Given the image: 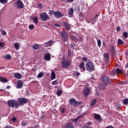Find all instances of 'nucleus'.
<instances>
[{"label": "nucleus", "instance_id": "nucleus-1", "mask_svg": "<svg viewBox=\"0 0 128 128\" xmlns=\"http://www.w3.org/2000/svg\"><path fill=\"white\" fill-rule=\"evenodd\" d=\"M86 70L88 72H94V70H96V68L94 67V62L92 61L88 62L86 64Z\"/></svg>", "mask_w": 128, "mask_h": 128}, {"label": "nucleus", "instance_id": "nucleus-2", "mask_svg": "<svg viewBox=\"0 0 128 128\" xmlns=\"http://www.w3.org/2000/svg\"><path fill=\"white\" fill-rule=\"evenodd\" d=\"M8 104L9 108H15L20 106V103L16 100H10L8 101Z\"/></svg>", "mask_w": 128, "mask_h": 128}, {"label": "nucleus", "instance_id": "nucleus-3", "mask_svg": "<svg viewBox=\"0 0 128 128\" xmlns=\"http://www.w3.org/2000/svg\"><path fill=\"white\" fill-rule=\"evenodd\" d=\"M69 104L72 106H80L82 104V102H77L75 98H72L69 102Z\"/></svg>", "mask_w": 128, "mask_h": 128}, {"label": "nucleus", "instance_id": "nucleus-4", "mask_svg": "<svg viewBox=\"0 0 128 128\" xmlns=\"http://www.w3.org/2000/svg\"><path fill=\"white\" fill-rule=\"evenodd\" d=\"M40 18L42 22H46V20H50V17H48V15L46 14V12H42L40 14Z\"/></svg>", "mask_w": 128, "mask_h": 128}, {"label": "nucleus", "instance_id": "nucleus-5", "mask_svg": "<svg viewBox=\"0 0 128 128\" xmlns=\"http://www.w3.org/2000/svg\"><path fill=\"white\" fill-rule=\"evenodd\" d=\"M70 62L71 61L68 60H65L62 61V68H69V66H70Z\"/></svg>", "mask_w": 128, "mask_h": 128}, {"label": "nucleus", "instance_id": "nucleus-6", "mask_svg": "<svg viewBox=\"0 0 128 128\" xmlns=\"http://www.w3.org/2000/svg\"><path fill=\"white\" fill-rule=\"evenodd\" d=\"M61 36L62 38V40H63L64 42H66L68 40V32L66 30H64L62 32Z\"/></svg>", "mask_w": 128, "mask_h": 128}, {"label": "nucleus", "instance_id": "nucleus-7", "mask_svg": "<svg viewBox=\"0 0 128 128\" xmlns=\"http://www.w3.org/2000/svg\"><path fill=\"white\" fill-rule=\"evenodd\" d=\"M18 100L19 102V104H20V106H24V104H28V99L24 98H18Z\"/></svg>", "mask_w": 128, "mask_h": 128}, {"label": "nucleus", "instance_id": "nucleus-8", "mask_svg": "<svg viewBox=\"0 0 128 128\" xmlns=\"http://www.w3.org/2000/svg\"><path fill=\"white\" fill-rule=\"evenodd\" d=\"M54 16L56 18H62V13L60 11H54Z\"/></svg>", "mask_w": 128, "mask_h": 128}, {"label": "nucleus", "instance_id": "nucleus-9", "mask_svg": "<svg viewBox=\"0 0 128 128\" xmlns=\"http://www.w3.org/2000/svg\"><path fill=\"white\" fill-rule=\"evenodd\" d=\"M102 82L105 84H110V82H112V80L110 78L104 76L102 78Z\"/></svg>", "mask_w": 128, "mask_h": 128}, {"label": "nucleus", "instance_id": "nucleus-10", "mask_svg": "<svg viewBox=\"0 0 128 128\" xmlns=\"http://www.w3.org/2000/svg\"><path fill=\"white\" fill-rule=\"evenodd\" d=\"M24 86V82L22 80H18L16 83V88H22Z\"/></svg>", "mask_w": 128, "mask_h": 128}, {"label": "nucleus", "instance_id": "nucleus-11", "mask_svg": "<svg viewBox=\"0 0 128 128\" xmlns=\"http://www.w3.org/2000/svg\"><path fill=\"white\" fill-rule=\"evenodd\" d=\"M90 88L88 87H86L83 92V94L85 96H88L90 94Z\"/></svg>", "mask_w": 128, "mask_h": 128}, {"label": "nucleus", "instance_id": "nucleus-12", "mask_svg": "<svg viewBox=\"0 0 128 128\" xmlns=\"http://www.w3.org/2000/svg\"><path fill=\"white\" fill-rule=\"evenodd\" d=\"M16 4H17V8H24V4L22 3V2L20 0L17 1Z\"/></svg>", "mask_w": 128, "mask_h": 128}, {"label": "nucleus", "instance_id": "nucleus-13", "mask_svg": "<svg viewBox=\"0 0 128 128\" xmlns=\"http://www.w3.org/2000/svg\"><path fill=\"white\" fill-rule=\"evenodd\" d=\"M52 55H50V54L48 53L47 54H45L44 56V58L46 60L47 62L50 61L52 60Z\"/></svg>", "mask_w": 128, "mask_h": 128}, {"label": "nucleus", "instance_id": "nucleus-14", "mask_svg": "<svg viewBox=\"0 0 128 128\" xmlns=\"http://www.w3.org/2000/svg\"><path fill=\"white\" fill-rule=\"evenodd\" d=\"M14 76L17 80H20V78H22V74L18 72H16L14 74Z\"/></svg>", "mask_w": 128, "mask_h": 128}, {"label": "nucleus", "instance_id": "nucleus-15", "mask_svg": "<svg viewBox=\"0 0 128 128\" xmlns=\"http://www.w3.org/2000/svg\"><path fill=\"white\" fill-rule=\"evenodd\" d=\"M68 14L70 18L74 16V8H70L68 10Z\"/></svg>", "mask_w": 128, "mask_h": 128}, {"label": "nucleus", "instance_id": "nucleus-16", "mask_svg": "<svg viewBox=\"0 0 128 128\" xmlns=\"http://www.w3.org/2000/svg\"><path fill=\"white\" fill-rule=\"evenodd\" d=\"M110 52L112 56H116V50H114V46H112Z\"/></svg>", "mask_w": 128, "mask_h": 128}, {"label": "nucleus", "instance_id": "nucleus-17", "mask_svg": "<svg viewBox=\"0 0 128 128\" xmlns=\"http://www.w3.org/2000/svg\"><path fill=\"white\" fill-rule=\"evenodd\" d=\"M64 128H74V125L72 124V122H69L68 123L66 124L64 126Z\"/></svg>", "mask_w": 128, "mask_h": 128}, {"label": "nucleus", "instance_id": "nucleus-18", "mask_svg": "<svg viewBox=\"0 0 128 128\" xmlns=\"http://www.w3.org/2000/svg\"><path fill=\"white\" fill-rule=\"evenodd\" d=\"M64 26H65L66 30L68 31L70 30V24L64 22Z\"/></svg>", "mask_w": 128, "mask_h": 128}, {"label": "nucleus", "instance_id": "nucleus-19", "mask_svg": "<svg viewBox=\"0 0 128 128\" xmlns=\"http://www.w3.org/2000/svg\"><path fill=\"white\" fill-rule=\"evenodd\" d=\"M98 14H96L95 17L94 18H91L89 21H88V23L96 22V20H98V18L96 19V18H98Z\"/></svg>", "mask_w": 128, "mask_h": 128}, {"label": "nucleus", "instance_id": "nucleus-20", "mask_svg": "<svg viewBox=\"0 0 128 128\" xmlns=\"http://www.w3.org/2000/svg\"><path fill=\"white\" fill-rule=\"evenodd\" d=\"M79 68H82V70H86V67H84V62H82L79 65Z\"/></svg>", "mask_w": 128, "mask_h": 128}, {"label": "nucleus", "instance_id": "nucleus-21", "mask_svg": "<svg viewBox=\"0 0 128 128\" xmlns=\"http://www.w3.org/2000/svg\"><path fill=\"white\" fill-rule=\"evenodd\" d=\"M82 118V115H80L78 116H77L76 118H72L71 119L72 122H76L80 118Z\"/></svg>", "mask_w": 128, "mask_h": 128}, {"label": "nucleus", "instance_id": "nucleus-22", "mask_svg": "<svg viewBox=\"0 0 128 128\" xmlns=\"http://www.w3.org/2000/svg\"><path fill=\"white\" fill-rule=\"evenodd\" d=\"M94 118H95V120H102V117H100V116L98 114H95Z\"/></svg>", "mask_w": 128, "mask_h": 128}, {"label": "nucleus", "instance_id": "nucleus-23", "mask_svg": "<svg viewBox=\"0 0 128 128\" xmlns=\"http://www.w3.org/2000/svg\"><path fill=\"white\" fill-rule=\"evenodd\" d=\"M104 58H106V62H110V59L108 58V54L106 53L104 54Z\"/></svg>", "mask_w": 128, "mask_h": 128}, {"label": "nucleus", "instance_id": "nucleus-24", "mask_svg": "<svg viewBox=\"0 0 128 128\" xmlns=\"http://www.w3.org/2000/svg\"><path fill=\"white\" fill-rule=\"evenodd\" d=\"M56 78V73L54 72H51L50 80H54Z\"/></svg>", "mask_w": 128, "mask_h": 128}, {"label": "nucleus", "instance_id": "nucleus-25", "mask_svg": "<svg viewBox=\"0 0 128 128\" xmlns=\"http://www.w3.org/2000/svg\"><path fill=\"white\" fill-rule=\"evenodd\" d=\"M54 44V41L50 40L49 42L45 43V44L46 45V46H50Z\"/></svg>", "mask_w": 128, "mask_h": 128}, {"label": "nucleus", "instance_id": "nucleus-26", "mask_svg": "<svg viewBox=\"0 0 128 128\" xmlns=\"http://www.w3.org/2000/svg\"><path fill=\"white\" fill-rule=\"evenodd\" d=\"M0 82H8V80L6 78H4L0 76Z\"/></svg>", "mask_w": 128, "mask_h": 128}, {"label": "nucleus", "instance_id": "nucleus-27", "mask_svg": "<svg viewBox=\"0 0 128 128\" xmlns=\"http://www.w3.org/2000/svg\"><path fill=\"white\" fill-rule=\"evenodd\" d=\"M14 47L15 48L16 50H20V44L18 42H16L14 44Z\"/></svg>", "mask_w": 128, "mask_h": 128}, {"label": "nucleus", "instance_id": "nucleus-28", "mask_svg": "<svg viewBox=\"0 0 128 128\" xmlns=\"http://www.w3.org/2000/svg\"><path fill=\"white\" fill-rule=\"evenodd\" d=\"M32 48L34 50H38V48H40V46L38 45V44H34L32 46Z\"/></svg>", "mask_w": 128, "mask_h": 128}, {"label": "nucleus", "instance_id": "nucleus-29", "mask_svg": "<svg viewBox=\"0 0 128 128\" xmlns=\"http://www.w3.org/2000/svg\"><path fill=\"white\" fill-rule=\"evenodd\" d=\"M4 60H10V58H12V56L10 54H8L4 56Z\"/></svg>", "mask_w": 128, "mask_h": 128}, {"label": "nucleus", "instance_id": "nucleus-30", "mask_svg": "<svg viewBox=\"0 0 128 128\" xmlns=\"http://www.w3.org/2000/svg\"><path fill=\"white\" fill-rule=\"evenodd\" d=\"M70 38L71 40H72V42H78V38L74 36H72Z\"/></svg>", "mask_w": 128, "mask_h": 128}, {"label": "nucleus", "instance_id": "nucleus-31", "mask_svg": "<svg viewBox=\"0 0 128 128\" xmlns=\"http://www.w3.org/2000/svg\"><path fill=\"white\" fill-rule=\"evenodd\" d=\"M73 76H78L80 74V73H79L78 72L74 71L72 72Z\"/></svg>", "mask_w": 128, "mask_h": 128}, {"label": "nucleus", "instance_id": "nucleus-32", "mask_svg": "<svg viewBox=\"0 0 128 128\" xmlns=\"http://www.w3.org/2000/svg\"><path fill=\"white\" fill-rule=\"evenodd\" d=\"M95 104H96V100L94 99L91 102L90 106H94Z\"/></svg>", "mask_w": 128, "mask_h": 128}, {"label": "nucleus", "instance_id": "nucleus-33", "mask_svg": "<svg viewBox=\"0 0 128 128\" xmlns=\"http://www.w3.org/2000/svg\"><path fill=\"white\" fill-rule=\"evenodd\" d=\"M62 94V90H58L56 92V94L58 96H60Z\"/></svg>", "mask_w": 128, "mask_h": 128}, {"label": "nucleus", "instance_id": "nucleus-34", "mask_svg": "<svg viewBox=\"0 0 128 128\" xmlns=\"http://www.w3.org/2000/svg\"><path fill=\"white\" fill-rule=\"evenodd\" d=\"M106 86H108V85L106 84H104L102 85H101L100 88L102 90H104V88H106Z\"/></svg>", "mask_w": 128, "mask_h": 128}, {"label": "nucleus", "instance_id": "nucleus-35", "mask_svg": "<svg viewBox=\"0 0 128 128\" xmlns=\"http://www.w3.org/2000/svg\"><path fill=\"white\" fill-rule=\"evenodd\" d=\"M82 62H88V57L84 56V57L82 58Z\"/></svg>", "mask_w": 128, "mask_h": 128}, {"label": "nucleus", "instance_id": "nucleus-36", "mask_svg": "<svg viewBox=\"0 0 128 128\" xmlns=\"http://www.w3.org/2000/svg\"><path fill=\"white\" fill-rule=\"evenodd\" d=\"M118 44H124V41L122 40L121 39H118Z\"/></svg>", "mask_w": 128, "mask_h": 128}, {"label": "nucleus", "instance_id": "nucleus-37", "mask_svg": "<svg viewBox=\"0 0 128 128\" xmlns=\"http://www.w3.org/2000/svg\"><path fill=\"white\" fill-rule=\"evenodd\" d=\"M42 76H44V73L42 72L39 73L38 75V78H42Z\"/></svg>", "mask_w": 128, "mask_h": 128}, {"label": "nucleus", "instance_id": "nucleus-38", "mask_svg": "<svg viewBox=\"0 0 128 128\" xmlns=\"http://www.w3.org/2000/svg\"><path fill=\"white\" fill-rule=\"evenodd\" d=\"M97 44L99 48H100V46H102V41L100 40H97Z\"/></svg>", "mask_w": 128, "mask_h": 128}, {"label": "nucleus", "instance_id": "nucleus-39", "mask_svg": "<svg viewBox=\"0 0 128 128\" xmlns=\"http://www.w3.org/2000/svg\"><path fill=\"white\" fill-rule=\"evenodd\" d=\"M116 72L117 74H122V71L120 69V68H116Z\"/></svg>", "mask_w": 128, "mask_h": 128}, {"label": "nucleus", "instance_id": "nucleus-40", "mask_svg": "<svg viewBox=\"0 0 128 128\" xmlns=\"http://www.w3.org/2000/svg\"><path fill=\"white\" fill-rule=\"evenodd\" d=\"M33 20L35 24H38V22L37 17L33 18Z\"/></svg>", "mask_w": 128, "mask_h": 128}, {"label": "nucleus", "instance_id": "nucleus-41", "mask_svg": "<svg viewBox=\"0 0 128 128\" xmlns=\"http://www.w3.org/2000/svg\"><path fill=\"white\" fill-rule=\"evenodd\" d=\"M1 34L2 36H6V32L4 30H1Z\"/></svg>", "mask_w": 128, "mask_h": 128}, {"label": "nucleus", "instance_id": "nucleus-42", "mask_svg": "<svg viewBox=\"0 0 128 128\" xmlns=\"http://www.w3.org/2000/svg\"><path fill=\"white\" fill-rule=\"evenodd\" d=\"M123 36L124 38H128V32H124L123 33Z\"/></svg>", "mask_w": 128, "mask_h": 128}, {"label": "nucleus", "instance_id": "nucleus-43", "mask_svg": "<svg viewBox=\"0 0 128 128\" xmlns=\"http://www.w3.org/2000/svg\"><path fill=\"white\" fill-rule=\"evenodd\" d=\"M123 102H124V104H128V98L124 99Z\"/></svg>", "mask_w": 128, "mask_h": 128}, {"label": "nucleus", "instance_id": "nucleus-44", "mask_svg": "<svg viewBox=\"0 0 128 128\" xmlns=\"http://www.w3.org/2000/svg\"><path fill=\"white\" fill-rule=\"evenodd\" d=\"M34 24H30L29 26V29L32 30H34Z\"/></svg>", "mask_w": 128, "mask_h": 128}, {"label": "nucleus", "instance_id": "nucleus-45", "mask_svg": "<svg viewBox=\"0 0 128 128\" xmlns=\"http://www.w3.org/2000/svg\"><path fill=\"white\" fill-rule=\"evenodd\" d=\"M49 14H50V16H52V14H54V11L53 10H51L49 11L48 12Z\"/></svg>", "mask_w": 128, "mask_h": 128}, {"label": "nucleus", "instance_id": "nucleus-46", "mask_svg": "<svg viewBox=\"0 0 128 128\" xmlns=\"http://www.w3.org/2000/svg\"><path fill=\"white\" fill-rule=\"evenodd\" d=\"M0 2L1 4H6L8 2V0H0Z\"/></svg>", "mask_w": 128, "mask_h": 128}, {"label": "nucleus", "instance_id": "nucleus-47", "mask_svg": "<svg viewBox=\"0 0 128 128\" xmlns=\"http://www.w3.org/2000/svg\"><path fill=\"white\" fill-rule=\"evenodd\" d=\"M76 46L75 44H72L70 46V48H72V50H74V46Z\"/></svg>", "mask_w": 128, "mask_h": 128}, {"label": "nucleus", "instance_id": "nucleus-48", "mask_svg": "<svg viewBox=\"0 0 128 128\" xmlns=\"http://www.w3.org/2000/svg\"><path fill=\"white\" fill-rule=\"evenodd\" d=\"M58 84V82L56 81V80H54V81H53L52 82V86H55V84Z\"/></svg>", "mask_w": 128, "mask_h": 128}, {"label": "nucleus", "instance_id": "nucleus-49", "mask_svg": "<svg viewBox=\"0 0 128 128\" xmlns=\"http://www.w3.org/2000/svg\"><path fill=\"white\" fill-rule=\"evenodd\" d=\"M22 126H26V122L24 121H22Z\"/></svg>", "mask_w": 128, "mask_h": 128}, {"label": "nucleus", "instance_id": "nucleus-50", "mask_svg": "<svg viewBox=\"0 0 128 128\" xmlns=\"http://www.w3.org/2000/svg\"><path fill=\"white\" fill-rule=\"evenodd\" d=\"M38 8H42V3H40L38 5Z\"/></svg>", "mask_w": 128, "mask_h": 128}, {"label": "nucleus", "instance_id": "nucleus-51", "mask_svg": "<svg viewBox=\"0 0 128 128\" xmlns=\"http://www.w3.org/2000/svg\"><path fill=\"white\" fill-rule=\"evenodd\" d=\"M72 56V52H70V50H68V56L70 58Z\"/></svg>", "mask_w": 128, "mask_h": 128}, {"label": "nucleus", "instance_id": "nucleus-52", "mask_svg": "<svg viewBox=\"0 0 128 128\" xmlns=\"http://www.w3.org/2000/svg\"><path fill=\"white\" fill-rule=\"evenodd\" d=\"M54 26H56V28H60V24H54Z\"/></svg>", "mask_w": 128, "mask_h": 128}, {"label": "nucleus", "instance_id": "nucleus-53", "mask_svg": "<svg viewBox=\"0 0 128 128\" xmlns=\"http://www.w3.org/2000/svg\"><path fill=\"white\" fill-rule=\"evenodd\" d=\"M80 16H81V18H84V14H82V12H80Z\"/></svg>", "mask_w": 128, "mask_h": 128}, {"label": "nucleus", "instance_id": "nucleus-54", "mask_svg": "<svg viewBox=\"0 0 128 128\" xmlns=\"http://www.w3.org/2000/svg\"><path fill=\"white\" fill-rule=\"evenodd\" d=\"M76 10H77L78 12H80V8L79 6L76 7Z\"/></svg>", "mask_w": 128, "mask_h": 128}, {"label": "nucleus", "instance_id": "nucleus-55", "mask_svg": "<svg viewBox=\"0 0 128 128\" xmlns=\"http://www.w3.org/2000/svg\"><path fill=\"white\" fill-rule=\"evenodd\" d=\"M116 32H120V28L119 26H117L116 28Z\"/></svg>", "mask_w": 128, "mask_h": 128}, {"label": "nucleus", "instance_id": "nucleus-56", "mask_svg": "<svg viewBox=\"0 0 128 128\" xmlns=\"http://www.w3.org/2000/svg\"><path fill=\"white\" fill-rule=\"evenodd\" d=\"M4 43L0 42V48H4Z\"/></svg>", "mask_w": 128, "mask_h": 128}, {"label": "nucleus", "instance_id": "nucleus-57", "mask_svg": "<svg viewBox=\"0 0 128 128\" xmlns=\"http://www.w3.org/2000/svg\"><path fill=\"white\" fill-rule=\"evenodd\" d=\"M105 128H114V127L112 126H106Z\"/></svg>", "mask_w": 128, "mask_h": 128}, {"label": "nucleus", "instance_id": "nucleus-58", "mask_svg": "<svg viewBox=\"0 0 128 128\" xmlns=\"http://www.w3.org/2000/svg\"><path fill=\"white\" fill-rule=\"evenodd\" d=\"M12 122H16V118H14V117H13L12 118Z\"/></svg>", "mask_w": 128, "mask_h": 128}, {"label": "nucleus", "instance_id": "nucleus-59", "mask_svg": "<svg viewBox=\"0 0 128 128\" xmlns=\"http://www.w3.org/2000/svg\"><path fill=\"white\" fill-rule=\"evenodd\" d=\"M92 122H87L88 126H92Z\"/></svg>", "mask_w": 128, "mask_h": 128}, {"label": "nucleus", "instance_id": "nucleus-60", "mask_svg": "<svg viewBox=\"0 0 128 128\" xmlns=\"http://www.w3.org/2000/svg\"><path fill=\"white\" fill-rule=\"evenodd\" d=\"M116 71L115 70L112 71V73L113 74H116Z\"/></svg>", "mask_w": 128, "mask_h": 128}, {"label": "nucleus", "instance_id": "nucleus-61", "mask_svg": "<svg viewBox=\"0 0 128 128\" xmlns=\"http://www.w3.org/2000/svg\"><path fill=\"white\" fill-rule=\"evenodd\" d=\"M64 110H65L64 108H62V111H61V112H62V114H64Z\"/></svg>", "mask_w": 128, "mask_h": 128}, {"label": "nucleus", "instance_id": "nucleus-62", "mask_svg": "<svg viewBox=\"0 0 128 128\" xmlns=\"http://www.w3.org/2000/svg\"><path fill=\"white\" fill-rule=\"evenodd\" d=\"M4 128H12V126H5Z\"/></svg>", "mask_w": 128, "mask_h": 128}, {"label": "nucleus", "instance_id": "nucleus-63", "mask_svg": "<svg viewBox=\"0 0 128 128\" xmlns=\"http://www.w3.org/2000/svg\"><path fill=\"white\" fill-rule=\"evenodd\" d=\"M74 2V0H68V2Z\"/></svg>", "mask_w": 128, "mask_h": 128}, {"label": "nucleus", "instance_id": "nucleus-64", "mask_svg": "<svg viewBox=\"0 0 128 128\" xmlns=\"http://www.w3.org/2000/svg\"><path fill=\"white\" fill-rule=\"evenodd\" d=\"M6 88H7L8 90L10 88V86H6Z\"/></svg>", "mask_w": 128, "mask_h": 128}]
</instances>
